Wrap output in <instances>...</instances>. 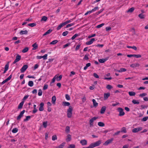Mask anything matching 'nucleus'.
Instances as JSON below:
<instances>
[{
    "label": "nucleus",
    "mask_w": 148,
    "mask_h": 148,
    "mask_svg": "<svg viewBox=\"0 0 148 148\" xmlns=\"http://www.w3.org/2000/svg\"><path fill=\"white\" fill-rule=\"evenodd\" d=\"M69 33V32L67 31H66L63 32L62 34V35L64 36H66Z\"/></svg>",
    "instance_id": "53"
},
{
    "label": "nucleus",
    "mask_w": 148,
    "mask_h": 148,
    "mask_svg": "<svg viewBox=\"0 0 148 148\" xmlns=\"http://www.w3.org/2000/svg\"><path fill=\"white\" fill-rule=\"evenodd\" d=\"M147 95V94L146 93H143L142 94H140L139 95V96L141 97H143L144 96H146Z\"/></svg>",
    "instance_id": "46"
},
{
    "label": "nucleus",
    "mask_w": 148,
    "mask_h": 148,
    "mask_svg": "<svg viewBox=\"0 0 148 148\" xmlns=\"http://www.w3.org/2000/svg\"><path fill=\"white\" fill-rule=\"evenodd\" d=\"M28 97V95L25 96L22 99L23 101H24L25 100L27 99Z\"/></svg>",
    "instance_id": "60"
},
{
    "label": "nucleus",
    "mask_w": 148,
    "mask_h": 148,
    "mask_svg": "<svg viewBox=\"0 0 148 148\" xmlns=\"http://www.w3.org/2000/svg\"><path fill=\"white\" fill-rule=\"evenodd\" d=\"M21 56L19 55L18 54H17L16 56V59L18 61H19L21 59Z\"/></svg>",
    "instance_id": "36"
},
{
    "label": "nucleus",
    "mask_w": 148,
    "mask_h": 148,
    "mask_svg": "<svg viewBox=\"0 0 148 148\" xmlns=\"http://www.w3.org/2000/svg\"><path fill=\"white\" fill-rule=\"evenodd\" d=\"M140 64L138 63H136L135 64H133L130 65V66L132 68H135L137 67H138Z\"/></svg>",
    "instance_id": "13"
},
{
    "label": "nucleus",
    "mask_w": 148,
    "mask_h": 148,
    "mask_svg": "<svg viewBox=\"0 0 148 148\" xmlns=\"http://www.w3.org/2000/svg\"><path fill=\"white\" fill-rule=\"evenodd\" d=\"M62 75H60L59 77L57 76L56 77V79H57V80L58 81H60L61 80L62 78Z\"/></svg>",
    "instance_id": "37"
},
{
    "label": "nucleus",
    "mask_w": 148,
    "mask_h": 148,
    "mask_svg": "<svg viewBox=\"0 0 148 148\" xmlns=\"http://www.w3.org/2000/svg\"><path fill=\"white\" fill-rule=\"evenodd\" d=\"M143 129L142 127H139L138 128H136L132 130V132L133 133H137L139 131Z\"/></svg>",
    "instance_id": "5"
},
{
    "label": "nucleus",
    "mask_w": 148,
    "mask_h": 148,
    "mask_svg": "<svg viewBox=\"0 0 148 148\" xmlns=\"http://www.w3.org/2000/svg\"><path fill=\"white\" fill-rule=\"evenodd\" d=\"M65 24H64V23H62L60 24L58 26V27L57 28V30H59L62 27L64 26L65 25Z\"/></svg>",
    "instance_id": "17"
},
{
    "label": "nucleus",
    "mask_w": 148,
    "mask_h": 148,
    "mask_svg": "<svg viewBox=\"0 0 148 148\" xmlns=\"http://www.w3.org/2000/svg\"><path fill=\"white\" fill-rule=\"evenodd\" d=\"M25 112V110H23L21 112L19 115L17 117V120H20L21 118L23 116V114Z\"/></svg>",
    "instance_id": "7"
},
{
    "label": "nucleus",
    "mask_w": 148,
    "mask_h": 148,
    "mask_svg": "<svg viewBox=\"0 0 148 148\" xmlns=\"http://www.w3.org/2000/svg\"><path fill=\"white\" fill-rule=\"evenodd\" d=\"M98 125L100 127H103L105 126L104 123L101 122H99L98 123Z\"/></svg>",
    "instance_id": "29"
},
{
    "label": "nucleus",
    "mask_w": 148,
    "mask_h": 148,
    "mask_svg": "<svg viewBox=\"0 0 148 148\" xmlns=\"http://www.w3.org/2000/svg\"><path fill=\"white\" fill-rule=\"evenodd\" d=\"M114 140L113 138H111L110 139H108L106 141L105 143L103 144V145H107L111 143L112 142V141Z\"/></svg>",
    "instance_id": "6"
},
{
    "label": "nucleus",
    "mask_w": 148,
    "mask_h": 148,
    "mask_svg": "<svg viewBox=\"0 0 148 148\" xmlns=\"http://www.w3.org/2000/svg\"><path fill=\"white\" fill-rule=\"evenodd\" d=\"M98 9V7H95L92 10H91V12H93L94 11H96Z\"/></svg>",
    "instance_id": "52"
},
{
    "label": "nucleus",
    "mask_w": 148,
    "mask_h": 148,
    "mask_svg": "<svg viewBox=\"0 0 148 148\" xmlns=\"http://www.w3.org/2000/svg\"><path fill=\"white\" fill-rule=\"evenodd\" d=\"M79 35L77 34H75L72 38H71V39L72 40H74V39H75L76 37L77 36H78Z\"/></svg>",
    "instance_id": "50"
},
{
    "label": "nucleus",
    "mask_w": 148,
    "mask_h": 148,
    "mask_svg": "<svg viewBox=\"0 0 148 148\" xmlns=\"http://www.w3.org/2000/svg\"><path fill=\"white\" fill-rule=\"evenodd\" d=\"M70 44H71V43L70 42H69V43H67L66 44L63 46V48H65L68 47L70 45Z\"/></svg>",
    "instance_id": "47"
},
{
    "label": "nucleus",
    "mask_w": 148,
    "mask_h": 148,
    "mask_svg": "<svg viewBox=\"0 0 148 148\" xmlns=\"http://www.w3.org/2000/svg\"><path fill=\"white\" fill-rule=\"evenodd\" d=\"M106 109V107L103 106L102 107L100 113L103 114L104 113Z\"/></svg>",
    "instance_id": "14"
},
{
    "label": "nucleus",
    "mask_w": 148,
    "mask_h": 148,
    "mask_svg": "<svg viewBox=\"0 0 148 148\" xmlns=\"http://www.w3.org/2000/svg\"><path fill=\"white\" fill-rule=\"evenodd\" d=\"M47 19V16H43L42 18L40 20L41 21H46Z\"/></svg>",
    "instance_id": "25"
},
{
    "label": "nucleus",
    "mask_w": 148,
    "mask_h": 148,
    "mask_svg": "<svg viewBox=\"0 0 148 148\" xmlns=\"http://www.w3.org/2000/svg\"><path fill=\"white\" fill-rule=\"evenodd\" d=\"M93 76H94L96 78H99V76L98 75L95 73H93Z\"/></svg>",
    "instance_id": "61"
},
{
    "label": "nucleus",
    "mask_w": 148,
    "mask_h": 148,
    "mask_svg": "<svg viewBox=\"0 0 148 148\" xmlns=\"http://www.w3.org/2000/svg\"><path fill=\"white\" fill-rule=\"evenodd\" d=\"M88 56V55L87 54L85 55L84 58V59L87 60H88L89 59Z\"/></svg>",
    "instance_id": "59"
},
{
    "label": "nucleus",
    "mask_w": 148,
    "mask_h": 148,
    "mask_svg": "<svg viewBox=\"0 0 148 148\" xmlns=\"http://www.w3.org/2000/svg\"><path fill=\"white\" fill-rule=\"evenodd\" d=\"M9 63V62H7V64L5 66V69L7 70H8V69Z\"/></svg>",
    "instance_id": "39"
},
{
    "label": "nucleus",
    "mask_w": 148,
    "mask_h": 148,
    "mask_svg": "<svg viewBox=\"0 0 148 148\" xmlns=\"http://www.w3.org/2000/svg\"><path fill=\"white\" fill-rule=\"evenodd\" d=\"M43 125L44 128H46L47 126V121L43 122Z\"/></svg>",
    "instance_id": "38"
},
{
    "label": "nucleus",
    "mask_w": 148,
    "mask_h": 148,
    "mask_svg": "<svg viewBox=\"0 0 148 148\" xmlns=\"http://www.w3.org/2000/svg\"><path fill=\"white\" fill-rule=\"evenodd\" d=\"M74 25V23H72L70 24H68L66 25V28H68L69 27H71L73 25Z\"/></svg>",
    "instance_id": "55"
},
{
    "label": "nucleus",
    "mask_w": 148,
    "mask_h": 148,
    "mask_svg": "<svg viewBox=\"0 0 148 148\" xmlns=\"http://www.w3.org/2000/svg\"><path fill=\"white\" fill-rule=\"evenodd\" d=\"M120 132H123L124 133H126L127 131H126V128L125 127H122L121 129Z\"/></svg>",
    "instance_id": "27"
},
{
    "label": "nucleus",
    "mask_w": 148,
    "mask_h": 148,
    "mask_svg": "<svg viewBox=\"0 0 148 148\" xmlns=\"http://www.w3.org/2000/svg\"><path fill=\"white\" fill-rule=\"evenodd\" d=\"M121 132L120 131H118L116 132H115L114 134L113 135V136H115V135H118Z\"/></svg>",
    "instance_id": "62"
},
{
    "label": "nucleus",
    "mask_w": 148,
    "mask_h": 148,
    "mask_svg": "<svg viewBox=\"0 0 148 148\" xmlns=\"http://www.w3.org/2000/svg\"><path fill=\"white\" fill-rule=\"evenodd\" d=\"M56 97L55 96H53L52 97V102L53 104H55L56 101Z\"/></svg>",
    "instance_id": "18"
},
{
    "label": "nucleus",
    "mask_w": 148,
    "mask_h": 148,
    "mask_svg": "<svg viewBox=\"0 0 148 148\" xmlns=\"http://www.w3.org/2000/svg\"><path fill=\"white\" fill-rule=\"evenodd\" d=\"M133 57H135L136 58H141V56L140 55V54H138V55L133 54Z\"/></svg>",
    "instance_id": "48"
},
{
    "label": "nucleus",
    "mask_w": 148,
    "mask_h": 148,
    "mask_svg": "<svg viewBox=\"0 0 148 148\" xmlns=\"http://www.w3.org/2000/svg\"><path fill=\"white\" fill-rule=\"evenodd\" d=\"M52 31V30L51 29H49L47 32L45 33L43 35V36H44L50 33Z\"/></svg>",
    "instance_id": "20"
},
{
    "label": "nucleus",
    "mask_w": 148,
    "mask_h": 148,
    "mask_svg": "<svg viewBox=\"0 0 148 148\" xmlns=\"http://www.w3.org/2000/svg\"><path fill=\"white\" fill-rule=\"evenodd\" d=\"M29 49V48L27 47H26L24 48L22 51V52L25 53L27 52Z\"/></svg>",
    "instance_id": "30"
},
{
    "label": "nucleus",
    "mask_w": 148,
    "mask_h": 148,
    "mask_svg": "<svg viewBox=\"0 0 148 148\" xmlns=\"http://www.w3.org/2000/svg\"><path fill=\"white\" fill-rule=\"evenodd\" d=\"M132 103L134 104H139L140 103L139 101L133 99L132 101Z\"/></svg>",
    "instance_id": "28"
},
{
    "label": "nucleus",
    "mask_w": 148,
    "mask_h": 148,
    "mask_svg": "<svg viewBox=\"0 0 148 148\" xmlns=\"http://www.w3.org/2000/svg\"><path fill=\"white\" fill-rule=\"evenodd\" d=\"M73 108L71 106L69 107L67 110V116L68 118H70L71 117L72 114Z\"/></svg>",
    "instance_id": "1"
},
{
    "label": "nucleus",
    "mask_w": 148,
    "mask_h": 148,
    "mask_svg": "<svg viewBox=\"0 0 148 148\" xmlns=\"http://www.w3.org/2000/svg\"><path fill=\"white\" fill-rule=\"evenodd\" d=\"M130 96H134L136 95V93L135 92L133 91H129L128 92Z\"/></svg>",
    "instance_id": "24"
},
{
    "label": "nucleus",
    "mask_w": 148,
    "mask_h": 148,
    "mask_svg": "<svg viewBox=\"0 0 148 148\" xmlns=\"http://www.w3.org/2000/svg\"><path fill=\"white\" fill-rule=\"evenodd\" d=\"M28 25L31 27H34L36 25V23H31L28 24Z\"/></svg>",
    "instance_id": "34"
},
{
    "label": "nucleus",
    "mask_w": 148,
    "mask_h": 148,
    "mask_svg": "<svg viewBox=\"0 0 148 148\" xmlns=\"http://www.w3.org/2000/svg\"><path fill=\"white\" fill-rule=\"evenodd\" d=\"M101 141L99 140L95 143H92L90 145L91 148H93L95 147L99 146L101 143Z\"/></svg>",
    "instance_id": "2"
},
{
    "label": "nucleus",
    "mask_w": 148,
    "mask_h": 148,
    "mask_svg": "<svg viewBox=\"0 0 148 148\" xmlns=\"http://www.w3.org/2000/svg\"><path fill=\"white\" fill-rule=\"evenodd\" d=\"M28 66L27 65H24L21 69L20 70L21 73L24 72L28 68Z\"/></svg>",
    "instance_id": "8"
},
{
    "label": "nucleus",
    "mask_w": 148,
    "mask_h": 148,
    "mask_svg": "<svg viewBox=\"0 0 148 148\" xmlns=\"http://www.w3.org/2000/svg\"><path fill=\"white\" fill-rule=\"evenodd\" d=\"M126 69L125 68H121L120 70H117V71L119 72H125L126 71Z\"/></svg>",
    "instance_id": "33"
},
{
    "label": "nucleus",
    "mask_w": 148,
    "mask_h": 148,
    "mask_svg": "<svg viewBox=\"0 0 148 148\" xmlns=\"http://www.w3.org/2000/svg\"><path fill=\"white\" fill-rule=\"evenodd\" d=\"M109 57H107L106 58H102L99 60V61L101 63H104L105 61H106L108 59Z\"/></svg>",
    "instance_id": "11"
},
{
    "label": "nucleus",
    "mask_w": 148,
    "mask_h": 148,
    "mask_svg": "<svg viewBox=\"0 0 148 148\" xmlns=\"http://www.w3.org/2000/svg\"><path fill=\"white\" fill-rule=\"evenodd\" d=\"M32 47H33V48H32V50H35L37 49L38 47V45L37 44L36 42H35L34 44H33L32 45Z\"/></svg>",
    "instance_id": "15"
},
{
    "label": "nucleus",
    "mask_w": 148,
    "mask_h": 148,
    "mask_svg": "<svg viewBox=\"0 0 148 148\" xmlns=\"http://www.w3.org/2000/svg\"><path fill=\"white\" fill-rule=\"evenodd\" d=\"M18 129L17 128H14L12 131V132L13 133H16L17 132Z\"/></svg>",
    "instance_id": "45"
},
{
    "label": "nucleus",
    "mask_w": 148,
    "mask_h": 148,
    "mask_svg": "<svg viewBox=\"0 0 148 148\" xmlns=\"http://www.w3.org/2000/svg\"><path fill=\"white\" fill-rule=\"evenodd\" d=\"M138 17L141 19H143L145 18L144 15L142 14H139Z\"/></svg>",
    "instance_id": "41"
},
{
    "label": "nucleus",
    "mask_w": 148,
    "mask_h": 148,
    "mask_svg": "<svg viewBox=\"0 0 148 148\" xmlns=\"http://www.w3.org/2000/svg\"><path fill=\"white\" fill-rule=\"evenodd\" d=\"M75 145L74 144L70 145L68 148H75Z\"/></svg>",
    "instance_id": "56"
},
{
    "label": "nucleus",
    "mask_w": 148,
    "mask_h": 148,
    "mask_svg": "<svg viewBox=\"0 0 148 148\" xmlns=\"http://www.w3.org/2000/svg\"><path fill=\"white\" fill-rule=\"evenodd\" d=\"M42 90L41 89H40L38 90V95L39 96H41L42 95Z\"/></svg>",
    "instance_id": "43"
},
{
    "label": "nucleus",
    "mask_w": 148,
    "mask_h": 148,
    "mask_svg": "<svg viewBox=\"0 0 148 148\" xmlns=\"http://www.w3.org/2000/svg\"><path fill=\"white\" fill-rule=\"evenodd\" d=\"M110 96V93L109 92L105 93L104 95V99L105 100L107 99Z\"/></svg>",
    "instance_id": "10"
},
{
    "label": "nucleus",
    "mask_w": 148,
    "mask_h": 148,
    "mask_svg": "<svg viewBox=\"0 0 148 148\" xmlns=\"http://www.w3.org/2000/svg\"><path fill=\"white\" fill-rule=\"evenodd\" d=\"M93 106L95 107H96L98 106V103H97L95 99H93L92 100Z\"/></svg>",
    "instance_id": "21"
},
{
    "label": "nucleus",
    "mask_w": 148,
    "mask_h": 148,
    "mask_svg": "<svg viewBox=\"0 0 148 148\" xmlns=\"http://www.w3.org/2000/svg\"><path fill=\"white\" fill-rule=\"evenodd\" d=\"M71 139V136L70 134H68L67 136V138L66 139V140L67 142L70 141Z\"/></svg>",
    "instance_id": "26"
},
{
    "label": "nucleus",
    "mask_w": 148,
    "mask_h": 148,
    "mask_svg": "<svg viewBox=\"0 0 148 148\" xmlns=\"http://www.w3.org/2000/svg\"><path fill=\"white\" fill-rule=\"evenodd\" d=\"M106 88L108 90H110L112 89L113 87L111 85L108 84L106 86Z\"/></svg>",
    "instance_id": "42"
},
{
    "label": "nucleus",
    "mask_w": 148,
    "mask_h": 148,
    "mask_svg": "<svg viewBox=\"0 0 148 148\" xmlns=\"http://www.w3.org/2000/svg\"><path fill=\"white\" fill-rule=\"evenodd\" d=\"M104 25V23H103L102 24H99V25H98L96 27L97 28H100L101 27H102V26Z\"/></svg>",
    "instance_id": "54"
},
{
    "label": "nucleus",
    "mask_w": 148,
    "mask_h": 148,
    "mask_svg": "<svg viewBox=\"0 0 148 148\" xmlns=\"http://www.w3.org/2000/svg\"><path fill=\"white\" fill-rule=\"evenodd\" d=\"M99 118L98 116H95L91 118L89 121V123L90 125V127H92L93 126V122L94 121Z\"/></svg>",
    "instance_id": "4"
},
{
    "label": "nucleus",
    "mask_w": 148,
    "mask_h": 148,
    "mask_svg": "<svg viewBox=\"0 0 148 148\" xmlns=\"http://www.w3.org/2000/svg\"><path fill=\"white\" fill-rule=\"evenodd\" d=\"M104 10V8H102V9H101L100 11H98V12H97L96 13V14L97 15H98L99 14H100L101 12H102Z\"/></svg>",
    "instance_id": "51"
},
{
    "label": "nucleus",
    "mask_w": 148,
    "mask_h": 148,
    "mask_svg": "<svg viewBox=\"0 0 148 148\" xmlns=\"http://www.w3.org/2000/svg\"><path fill=\"white\" fill-rule=\"evenodd\" d=\"M31 118V116H28L26 117V118L24 119L23 120L24 121H27L29 119Z\"/></svg>",
    "instance_id": "44"
},
{
    "label": "nucleus",
    "mask_w": 148,
    "mask_h": 148,
    "mask_svg": "<svg viewBox=\"0 0 148 148\" xmlns=\"http://www.w3.org/2000/svg\"><path fill=\"white\" fill-rule=\"evenodd\" d=\"M57 139V137L56 135H54L52 136V140H55Z\"/></svg>",
    "instance_id": "49"
},
{
    "label": "nucleus",
    "mask_w": 148,
    "mask_h": 148,
    "mask_svg": "<svg viewBox=\"0 0 148 148\" xmlns=\"http://www.w3.org/2000/svg\"><path fill=\"white\" fill-rule=\"evenodd\" d=\"M147 117H144L141 120V121H146L147 120Z\"/></svg>",
    "instance_id": "63"
},
{
    "label": "nucleus",
    "mask_w": 148,
    "mask_h": 148,
    "mask_svg": "<svg viewBox=\"0 0 148 148\" xmlns=\"http://www.w3.org/2000/svg\"><path fill=\"white\" fill-rule=\"evenodd\" d=\"M58 42V41L57 40H55L53 41L50 43V45H55Z\"/></svg>",
    "instance_id": "35"
},
{
    "label": "nucleus",
    "mask_w": 148,
    "mask_h": 148,
    "mask_svg": "<svg viewBox=\"0 0 148 148\" xmlns=\"http://www.w3.org/2000/svg\"><path fill=\"white\" fill-rule=\"evenodd\" d=\"M134 7H132L128 10L127 12L132 13L134 10Z\"/></svg>",
    "instance_id": "31"
},
{
    "label": "nucleus",
    "mask_w": 148,
    "mask_h": 148,
    "mask_svg": "<svg viewBox=\"0 0 148 148\" xmlns=\"http://www.w3.org/2000/svg\"><path fill=\"white\" fill-rule=\"evenodd\" d=\"M117 110L119 112V115L120 116H122L125 114V112L123 110L122 108L119 107L117 108Z\"/></svg>",
    "instance_id": "3"
},
{
    "label": "nucleus",
    "mask_w": 148,
    "mask_h": 148,
    "mask_svg": "<svg viewBox=\"0 0 148 148\" xmlns=\"http://www.w3.org/2000/svg\"><path fill=\"white\" fill-rule=\"evenodd\" d=\"M70 105V103L67 102L63 101L62 102V105L64 106H69Z\"/></svg>",
    "instance_id": "16"
},
{
    "label": "nucleus",
    "mask_w": 148,
    "mask_h": 148,
    "mask_svg": "<svg viewBox=\"0 0 148 148\" xmlns=\"http://www.w3.org/2000/svg\"><path fill=\"white\" fill-rule=\"evenodd\" d=\"M48 85L47 84H45L43 87V90H45L48 88Z\"/></svg>",
    "instance_id": "58"
},
{
    "label": "nucleus",
    "mask_w": 148,
    "mask_h": 148,
    "mask_svg": "<svg viewBox=\"0 0 148 148\" xmlns=\"http://www.w3.org/2000/svg\"><path fill=\"white\" fill-rule=\"evenodd\" d=\"M44 103L43 102H41L40 104V107L39 108V110L40 111H42L44 110Z\"/></svg>",
    "instance_id": "9"
},
{
    "label": "nucleus",
    "mask_w": 148,
    "mask_h": 148,
    "mask_svg": "<svg viewBox=\"0 0 148 148\" xmlns=\"http://www.w3.org/2000/svg\"><path fill=\"white\" fill-rule=\"evenodd\" d=\"M65 143L64 142L62 143L61 145H59V146H57L56 147V148H63L64 146Z\"/></svg>",
    "instance_id": "23"
},
{
    "label": "nucleus",
    "mask_w": 148,
    "mask_h": 148,
    "mask_svg": "<svg viewBox=\"0 0 148 148\" xmlns=\"http://www.w3.org/2000/svg\"><path fill=\"white\" fill-rule=\"evenodd\" d=\"M24 101H23L20 103L18 106V109H21L22 108V106H23V105L24 104Z\"/></svg>",
    "instance_id": "22"
},
{
    "label": "nucleus",
    "mask_w": 148,
    "mask_h": 148,
    "mask_svg": "<svg viewBox=\"0 0 148 148\" xmlns=\"http://www.w3.org/2000/svg\"><path fill=\"white\" fill-rule=\"evenodd\" d=\"M47 54H45L44 56H42V58H43V59L45 60L47 59Z\"/></svg>",
    "instance_id": "64"
},
{
    "label": "nucleus",
    "mask_w": 148,
    "mask_h": 148,
    "mask_svg": "<svg viewBox=\"0 0 148 148\" xmlns=\"http://www.w3.org/2000/svg\"><path fill=\"white\" fill-rule=\"evenodd\" d=\"M65 97L67 100H69L70 99V97L69 95L68 94H66L65 95Z\"/></svg>",
    "instance_id": "57"
},
{
    "label": "nucleus",
    "mask_w": 148,
    "mask_h": 148,
    "mask_svg": "<svg viewBox=\"0 0 148 148\" xmlns=\"http://www.w3.org/2000/svg\"><path fill=\"white\" fill-rule=\"evenodd\" d=\"M19 33L21 35L23 34H27L28 33V31L27 30L25 31L21 30L19 32Z\"/></svg>",
    "instance_id": "19"
},
{
    "label": "nucleus",
    "mask_w": 148,
    "mask_h": 148,
    "mask_svg": "<svg viewBox=\"0 0 148 148\" xmlns=\"http://www.w3.org/2000/svg\"><path fill=\"white\" fill-rule=\"evenodd\" d=\"M28 85L30 87L34 85L33 82L32 81H29L28 83Z\"/></svg>",
    "instance_id": "32"
},
{
    "label": "nucleus",
    "mask_w": 148,
    "mask_h": 148,
    "mask_svg": "<svg viewBox=\"0 0 148 148\" xmlns=\"http://www.w3.org/2000/svg\"><path fill=\"white\" fill-rule=\"evenodd\" d=\"M70 128L69 126H67L66 127L65 129V131L67 133H68L70 131Z\"/></svg>",
    "instance_id": "40"
},
{
    "label": "nucleus",
    "mask_w": 148,
    "mask_h": 148,
    "mask_svg": "<svg viewBox=\"0 0 148 148\" xmlns=\"http://www.w3.org/2000/svg\"><path fill=\"white\" fill-rule=\"evenodd\" d=\"M80 143L82 145H85L87 144V141L85 139L82 140H81Z\"/></svg>",
    "instance_id": "12"
}]
</instances>
